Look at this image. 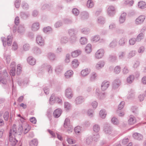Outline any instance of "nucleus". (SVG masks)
Segmentation results:
<instances>
[{"label": "nucleus", "instance_id": "f257e3e1", "mask_svg": "<svg viewBox=\"0 0 146 146\" xmlns=\"http://www.w3.org/2000/svg\"><path fill=\"white\" fill-rule=\"evenodd\" d=\"M9 77L6 71L4 70L3 72L0 71V82L4 84H6L7 83V79Z\"/></svg>", "mask_w": 146, "mask_h": 146}, {"label": "nucleus", "instance_id": "f03ea898", "mask_svg": "<svg viewBox=\"0 0 146 146\" xmlns=\"http://www.w3.org/2000/svg\"><path fill=\"white\" fill-rule=\"evenodd\" d=\"M12 39L13 37L11 36H7V39L5 37L2 38L1 40L3 42L4 46L5 47L6 46V40L7 45L8 46H10L11 45Z\"/></svg>", "mask_w": 146, "mask_h": 146}, {"label": "nucleus", "instance_id": "7ed1b4c3", "mask_svg": "<svg viewBox=\"0 0 146 146\" xmlns=\"http://www.w3.org/2000/svg\"><path fill=\"white\" fill-rule=\"evenodd\" d=\"M115 8L112 5L108 6L107 9V13L108 16L110 17L113 16L115 13Z\"/></svg>", "mask_w": 146, "mask_h": 146}, {"label": "nucleus", "instance_id": "20e7f679", "mask_svg": "<svg viewBox=\"0 0 146 146\" xmlns=\"http://www.w3.org/2000/svg\"><path fill=\"white\" fill-rule=\"evenodd\" d=\"M104 53V51L103 49L102 48L99 49L96 52L95 58L97 59H100L103 56Z\"/></svg>", "mask_w": 146, "mask_h": 146}, {"label": "nucleus", "instance_id": "39448f33", "mask_svg": "<svg viewBox=\"0 0 146 146\" xmlns=\"http://www.w3.org/2000/svg\"><path fill=\"white\" fill-rule=\"evenodd\" d=\"M65 95L66 97L68 99H71L72 98L73 94L71 88H68L66 90Z\"/></svg>", "mask_w": 146, "mask_h": 146}, {"label": "nucleus", "instance_id": "423d86ee", "mask_svg": "<svg viewBox=\"0 0 146 146\" xmlns=\"http://www.w3.org/2000/svg\"><path fill=\"white\" fill-rule=\"evenodd\" d=\"M18 133V131L17 129L16 125L15 124L13 125L12 128L10 130L9 135H13L15 137Z\"/></svg>", "mask_w": 146, "mask_h": 146}, {"label": "nucleus", "instance_id": "0eeeda50", "mask_svg": "<svg viewBox=\"0 0 146 146\" xmlns=\"http://www.w3.org/2000/svg\"><path fill=\"white\" fill-rule=\"evenodd\" d=\"M145 16L143 15H141L138 17L135 20V24L137 25L141 24L144 22Z\"/></svg>", "mask_w": 146, "mask_h": 146}, {"label": "nucleus", "instance_id": "6e6552de", "mask_svg": "<svg viewBox=\"0 0 146 146\" xmlns=\"http://www.w3.org/2000/svg\"><path fill=\"white\" fill-rule=\"evenodd\" d=\"M36 41L37 43L40 46H43L44 44V40L40 35H38L37 36Z\"/></svg>", "mask_w": 146, "mask_h": 146}, {"label": "nucleus", "instance_id": "1a4fd4ad", "mask_svg": "<svg viewBox=\"0 0 146 146\" xmlns=\"http://www.w3.org/2000/svg\"><path fill=\"white\" fill-rule=\"evenodd\" d=\"M10 75L11 76H15V67L16 64L15 62H12L11 64Z\"/></svg>", "mask_w": 146, "mask_h": 146}, {"label": "nucleus", "instance_id": "9d476101", "mask_svg": "<svg viewBox=\"0 0 146 146\" xmlns=\"http://www.w3.org/2000/svg\"><path fill=\"white\" fill-rule=\"evenodd\" d=\"M121 84L120 81L119 79H116L112 83V89L115 90L118 88Z\"/></svg>", "mask_w": 146, "mask_h": 146}, {"label": "nucleus", "instance_id": "9b49d317", "mask_svg": "<svg viewBox=\"0 0 146 146\" xmlns=\"http://www.w3.org/2000/svg\"><path fill=\"white\" fill-rule=\"evenodd\" d=\"M110 83L109 81H104L101 84V89L103 91L106 90L109 87Z\"/></svg>", "mask_w": 146, "mask_h": 146}, {"label": "nucleus", "instance_id": "f8f14e48", "mask_svg": "<svg viewBox=\"0 0 146 146\" xmlns=\"http://www.w3.org/2000/svg\"><path fill=\"white\" fill-rule=\"evenodd\" d=\"M91 70L88 68H86L81 70L80 72L81 75L83 77H85L88 76Z\"/></svg>", "mask_w": 146, "mask_h": 146}, {"label": "nucleus", "instance_id": "ddd939ff", "mask_svg": "<svg viewBox=\"0 0 146 146\" xmlns=\"http://www.w3.org/2000/svg\"><path fill=\"white\" fill-rule=\"evenodd\" d=\"M84 101V99L82 96L77 97L75 99L74 103L76 105H79L82 103Z\"/></svg>", "mask_w": 146, "mask_h": 146}, {"label": "nucleus", "instance_id": "4468645a", "mask_svg": "<svg viewBox=\"0 0 146 146\" xmlns=\"http://www.w3.org/2000/svg\"><path fill=\"white\" fill-rule=\"evenodd\" d=\"M105 64L104 61L101 60L98 62L95 66V68L97 70H100L103 68Z\"/></svg>", "mask_w": 146, "mask_h": 146}, {"label": "nucleus", "instance_id": "2eb2a0df", "mask_svg": "<svg viewBox=\"0 0 146 146\" xmlns=\"http://www.w3.org/2000/svg\"><path fill=\"white\" fill-rule=\"evenodd\" d=\"M27 60L28 63L31 65H34L36 63V60L31 56L29 57L27 59Z\"/></svg>", "mask_w": 146, "mask_h": 146}, {"label": "nucleus", "instance_id": "dca6fc26", "mask_svg": "<svg viewBox=\"0 0 146 146\" xmlns=\"http://www.w3.org/2000/svg\"><path fill=\"white\" fill-rule=\"evenodd\" d=\"M62 112V110L60 109H56L53 112V115L56 118H58L60 116Z\"/></svg>", "mask_w": 146, "mask_h": 146}, {"label": "nucleus", "instance_id": "f3484780", "mask_svg": "<svg viewBox=\"0 0 146 146\" xmlns=\"http://www.w3.org/2000/svg\"><path fill=\"white\" fill-rule=\"evenodd\" d=\"M9 140L11 143V144L12 146H14L17 142V141L15 137H13L11 135L9 136Z\"/></svg>", "mask_w": 146, "mask_h": 146}, {"label": "nucleus", "instance_id": "a211bd4d", "mask_svg": "<svg viewBox=\"0 0 146 146\" xmlns=\"http://www.w3.org/2000/svg\"><path fill=\"white\" fill-rule=\"evenodd\" d=\"M133 137L134 139L139 141L142 140L143 138V136L141 134L137 133H134Z\"/></svg>", "mask_w": 146, "mask_h": 146}, {"label": "nucleus", "instance_id": "6ab92c4d", "mask_svg": "<svg viewBox=\"0 0 146 146\" xmlns=\"http://www.w3.org/2000/svg\"><path fill=\"white\" fill-rule=\"evenodd\" d=\"M82 51L80 50H77L73 51L71 53V56L74 58L80 55Z\"/></svg>", "mask_w": 146, "mask_h": 146}, {"label": "nucleus", "instance_id": "aec40b11", "mask_svg": "<svg viewBox=\"0 0 146 146\" xmlns=\"http://www.w3.org/2000/svg\"><path fill=\"white\" fill-rule=\"evenodd\" d=\"M74 74L73 71L72 70H69L66 72L64 74L65 78L68 79L72 77Z\"/></svg>", "mask_w": 146, "mask_h": 146}, {"label": "nucleus", "instance_id": "412c9836", "mask_svg": "<svg viewBox=\"0 0 146 146\" xmlns=\"http://www.w3.org/2000/svg\"><path fill=\"white\" fill-rule=\"evenodd\" d=\"M126 15V13L124 12L121 14L119 18V23L120 24L123 23L125 21Z\"/></svg>", "mask_w": 146, "mask_h": 146}, {"label": "nucleus", "instance_id": "4be33fe9", "mask_svg": "<svg viewBox=\"0 0 146 146\" xmlns=\"http://www.w3.org/2000/svg\"><path fill=\"white\" fill-rule=\"evenodd\" d=\"M104 130L105 133L108 135L111 134L113 132L112 127L110 126L106 127Z\"/></svg>", "mask_w": 146, "mask_h": 146}, {"label": "nucleus", "instance_id": "5701e85b", "mask_svg": "<svg viewBox=\"0 0 146 146\" xmlns=\"http://www.w3.org/2000/svg\"><path fill=\"white\" fill-rule=\"evenodd\" d=\"M96 94L97 96H99L100 98L102 99L105 97V94H101L99 88H97L96 91Z\"/></svg>", "mask_w": 146, "mask_h": 146}, {"label": "nucleus", "instance_id": "b1692460", "mask_svg": "<svg viewBox=\"0 0 146 146\" xmlns=\"http://www.w3.org/2000/svg\"><path fill=\"white\" fill-rule=\"evenodd\" d=\"M136 122L135 118L133 115H130L128 120V122L130 125H133Z\"/></svg>", "mask_w": 146, "mask_h": 146}, {"label": "nucleus", "instance_id": "393cba45", "mask_svg": "<svg viewBox=\"0 0 146 146\" xmlns=\"http://www.w3.org/2000/svg\"><path fill=\"white\" fill-rule=\"evenodd\" d=\"M39 28V24L37 22L34 23L31 27L32 30L34 31H37Z\"/></svg>", "mask_w": 146, "mask_h": 146}, {"label": "nucleus", "instance_id": "a878e982", "mask_svg": "<svg viewBox=\"0 0 146 146\" xmlns=\"http://www.w3.org/2000/svg\"><path fill=\"white\" fill-rule=\"evenodd\" d=\"M48 58L51 61H53L55 60L56 56L55 55L52 53L49 52L47 55Z\"/></svg>", "mask_w": 146, "mask_h": 146}, {"label": "nucleus", "instance_id": "bb28decb", "mask_svg": "<svg viewBox=\"0 0 146 146\" xmlns=\"http://www.w3.org/2000/svg\"><path fill=\"white\" fill-rule=\"evenodd\" d=\"M127 42L126 39L124 37H121L119 40L118 44L120 46H124Z\"/></svg>", "mask_w": 146, "mask_h": 146}, {"label": "nucleus", "instance_id": "cd10ccee", "mask_svg": "<svg viewBox=\"0 0 146 146\" xmlns=\"http://www.w3.org/2000/svg\"><path fill=\"white\" fill-rule=\"evenodd\" d=\"M107 113L106 110L104 109L101 110L99 112L100 116L102 119H104L105 118Z\"/></svg>", "mask_w": 146, "mask_h": 146}, {"label": "nucleus", "instance_id": "c85d7f7f", "mask_svg": "<svg viewBox=\"0 0 146 146\" xmlns=\"http://www.w3.org/2000/svg\"><path fill=\"white\" fill-rule=\"evenodd\" d=\"M64 107L65 110L68 111L71 108V105L68 102H65L64 103Z\"/></svg>", "mask_w": 146, "mask_h": 146}, {"label": "nucleus", "instance_id": "c756f323", "mask_svg": "<svg viewBox=\"0 0 146 146\" xmlns=\"http://www.w3.org/2000/svg\"><path fill=\"white\" fill-rule=\"evenodd\" d=\"M138 6L141 9H144L146 7V3L143 1H140L138 3Z\"/></svg>", "mask_w": 146, "mask_h": 146}, {"label": "nucleus", "instance_id": "7c9ffc66", "mask_svg": "<svg viewBox=\"0 0 146 146\" xmlns=\"http://www.w3.org/2000/svg\"><path fill=\"white\" fill-rule=\"evenodd\" d=\"M97 22L100 25H103L105 22V19L103 17H99L97 19Z\"/></svg>", "mask_w": 146, "mask_h": 146}, {"label": "nucleus", "instance_id": "2f4dec72", "mask_svg": "<svg viewBox=\"0 0 146 146\" xmlns=\"http://www.w3.org/2000/svg\"><path fill=\"white\" fill-rule=\"evenodd\" d=\"M70 121L69 118H66L64 121V127L65 128H67L69 126H71Z\"/></svg>", "mask_w": 146, "mask_h": 146}, {"label": "nucleus", "instance_id": "473e14b6", "mask_svg": "<svg viewBox=\"0 0 146 146\" xmlns=\"http://www.w3.org/2000/svg\"><path fill=\"white\" fill-rule=\"evenodd\" d=\"M135 79L133 75H129L127 79V81L129 84H131L134 81Z\"/></svg>", "mask_w": 146, "mask_h": 146}, {"label": "nucleus", "instance_id": "72a5a7b5", "mask_svg": "<svg viewBox=\"0 0 146 146\" xmlns=\"http://www.w3.org/2000/svg\"><path fill=\"white\" fill-rule=\"evenodd\" d=\"M94 2L93 0H88L87 3V6L89 8L93 7L94 5Z\"/></svg>", "mask_w": 146, "mask_h": 146}, {"label": "nucleus", "instance_id": "f704fd0d", "mask_svg": "<svg viewBox=\"0 0 146 146\" xmlns=\"http://www.w3.org/2000/svg\"><path fill=\"white\" fill-rule=\"evenodd\" d=\"M72 67L76 68L79 65V63L77 59H74L72 61Z\"/></svg>", "mask_w": 146, "mask_h": 146}, {"label": "nucleus", "instance_id": "c9c22d12", "mask_svg": "<svg viewBox=\"0 0 146 146\" xmlns=\"http://www.w3.org/2000/svg\"><path fill=\"white\" fill-rule=\"evenodd\" d=\"M68 33L71 36H73L76 35L77 33V31L74 29H70L68 30Z\"/></svg>", "mask_w": 146, "mask_h": 146}, {"label": "nucleus", "instance_id": "e433bc0d", "mask_svg": "<svg viewBox=\"0 0 146 146\" xmlns=\"http://www.w3.org/2000/svg\"><path fill=\"white\" fill-rule=\"evenodd\" d=\"M37 145L38 141L36 139H33L29 142L30 146H37Z\"/></svg>", "mask_w": 146, "mask_h": 146}, {"label": "nucleus", "instance_id": "4c0bfd02", "mask_svg": "<svg viewBox=\"0 0 146 146\" xmlns=\"http://www.w3.org/2000/svg\"><path fill=\"white\" fill-rule=\"evenodd\" d=\"M85 50L87 53H89L92 51V46L90 44H88L85 47Z\"/></svg>", "mask_w": 146, "mask_h": 146}, {"label": "nucleus", "instance_id": "58836bf2", "mask_svg": "<svg viewBox=\"0 0 146 146\" xmlns=\"http://www.w3.org/2000/svg\"><path fill=\"white\" fill-rule=\"evenodd\" d=\"M93 129L94 132L96 133H98L100 129V125L97 124H95L94 125Z\"/></svg>", "mask_w": 146, "mask_h": 146}, {"label": "nucleus", "instance_id": "ea45409f", "mask_svg": "<svg viewBox=\"0 0 146 146\" xmlns=\"http://www.w3.org/2000/svg\"><path fill=\"white\" fill-rule=\"evenodd\" d=\"M117 41L116 39L113 40L110 44L109 46L111 48H114L117 45Z\"/></svg>", "mask_w": 146, "mask_h": 146}, {"label": "nucleus", "instance_id": "a19ab883", "mask_svg": "<svg viewBox=\"0 0 146 146\" xmlns=\"http://www.w3.org/2000/svg\"><path fill=\"white\" fill-rule=\"evenodd\" d=\"M97 76L96 73L94 72L91 73L90 76V78L91 81H94L96 78Z\"/></svg>", "mask_w": 146, "mask_h": 146}, {"label": "nucleus", "instance_id": "79ce46f5", "mask_svg": "<svg viewBox=\"0 0 146 146\" xmlns=\"http://www.w3.org/2000/svg\"><path fill=\"white\" fill-rule=\"evenodd\" d=\"M134 93L133 90H131L129 91L127 96L128 98H133L134 97Z\"/></svg>", "mask_w": 146, "mask_h": 146}, {"label": "nucleus", "instance_id": "37998d69", "mask_svg": "<svg viewBox=\"0 0 146 146\" xmlns=\"http://www.w3.org/2000/svg\"><path fill=\"white\" fill-rule=\"evenodd\" d=\"M100 38L99 35H96L93 36L91 40L93 42H96L100 39Z\"/></svg>", "mask_w": 146, "mask_h": 146}, {"label": "nucleus", "instance_id": "c03bdc74", "mask_svg": "<svg viewBox=\"0 0 146 146\" xmlns=\"http://www.w3.org/2000/svg\"><path fill=\"white\" fill-rule=\"evenodd\" d=\"M111 123L115 125H117L119 123V122L118 119L115 117H112L111 119Z\"/></svg>", "mask_w": 146, "mask_h": 146}, {"label": "nucleus", "instance_id": "a18cd8bd", "mask_svg": "<svg viewBox=\"0 0 146 146\" xmlns=\"http://www.w3.org/2000/svg\"><path fill=\"white\" fill-rule=\"evenodd\" d=\"M82 18L83 19H87L88 17V13L85 11L83 12L81 14Z\"/></svg>", "mask_w": 146, "mask_h": 146}, {"label": "nucleus", "instance_id": "49530a36", "mask_svg": "<svg viewBox=\"0 0 146 146\" xmlns=\"http://www.w3.org/2000/svg\"><path fill=\"white\" fill-rule=\"evenodd\" d=\"M81 33L83 34L87 35L89 33L90 30L86 28H84L81 29Z\"/></svg>", "mask_w": 146, "mask_h": 146}, {"label": "nucleus", "instance_id": "de8ad7c7", "mask_svg": "<svg viewBox=\"0 0 146 146\" xmlns=\"http://www.w3.org/2000/svg\"><path fill=\"white\" fill-rule=\"evenodd\" d=\"M80 42L81 44L84 45L87 43V39L85 37H81L80 39Z\"/></svg>", "mask_w": 146, "mask_h": 146}, {"label": "nucleus", "instance_id": "09e8293b", "mask_svg": "<svg viewBox=\"0 0 146 146\" xmlns=\"http://www.w3.org/2000/svg\"><path fill=\"white\" fill-rule=\"evenodd\" d=\"M134 3L133 0H125L124 3L125 5H128L129 6H132Z\"/></svg>", "mask_w": 146, "mask_h": 146}, {"label": "nucleus", "instance_id": "8fccbe9b", "mask_svg": "<svg viewBox=\"0 0 146 146\" xmlns=\"http://www.w3.org/2000/svg\"><path fill=\"white\" fill-rule=\"evenodd\" d=\"M25 31V28L23 26L20 25L19 26L18 29V33L20 34H22Z\"/></svg>", "mask_w": 146, "mask_h": 146}, {"label": "nucleus", "instance_id": "3c124183", "mask_svg": "<svg viewBox=\"0 0 146 146\" xmlns=\"http://www.w3.org/2000/svg\"><path fill=\"white\" fill-rule=\"evenodd\" d=\"M68 41V39L66 37H63L60 39V42L62 44L66 43Z\"/></svg>", "mask_w": 146, "mask_h": 146}, {"label": "nucleus", "instance_id": "603ef678", "mask_svg": "<svg viewBox=\"0 0 146 146\" xmlns=\"http://www.w3.org/2000/svg\"><path fill=\"white\" fill-rule=\"evenodd\" d=\"M18 48V46L17 43L14 41L13 42L12 45V49L13 50H16Z\"/></svg>", "mask_w": 146, "mask_h": 146}, {"label": "nucleus", "instance_id": "864d4df0", "mask_svg": "<svg viewBox=\"0 0 146 146\" xmlns=\"http://www.w3.org/2000/svg\"><path fill=\"white\" fill-rule=\"evenodd\" d=\"M56 97L55 96L54 94H52L50 99V104H53L55 102V98Z\"/></svg>", "mask_w": 146, "mask_h": 146}, {"label": "nucleus", "instance_id": "5fc2aeb1", "mask_svg": "<svg viewBox=\"0 0 146 146\" xmlns=\"http://www.w3.org/2000/svg\"><path fill=\"white\" fill-rule=\"evenodd\" d=\"M30 45L27 43L24 44L23 46V49L24 51L28 50L30 48Z\"/></svg>", "mask_w": 146, "mask_h": 146}, {"label": "nucleus", "instance_id": "6e6d98bb", "mask_svg": "<svg viewBox=\"0 0 146 146\" xmlns=\"http://www.w3.org/2000/svg\"><path fill=\"white\" fill-rule=\"evenodd\" d=\"M33 52L35 54H39L41 53V51L40 49L37 47H35L33 49Z\"/></svg>", "mask_w": 146, "mask_h": 146}, {"label": "nucleus", "instance_id": "4d7b16f0", "mask_svg": "<svg viewBox=\"0 0 146 146\" xmlns=\"http://www.w3.org/2000/svg\"><path fill=\"white\" fill-rule=\"evenodd\" d=\"M136 53L135 50H131L130 51L128 54V56L129 58H131L133 56H134Z\"/></svg>", "mask_w": 146, "mask_h": 146}, {"label": "nucleus", "instance_id": "13d9d810", "mask_svg": "<svg viewBox=\"0 0 146 146\" xmlns=\"http://www.w3.org/2000/svg\"><path fill=\"white\" fill-rule=\"evenodd\" d=\"M93 140L91 136H89L87 137L86 139V142L88 145L91 143Z\"/></svg>", "mask_w": 146, "mask_h": 146}, {"label": "nucleus", "instance_id": "bf43d9fd", "mask_svg": "<svg viewBox=\"0 0 146 146\" xmlns=\"http://www.w3.org/2000/svg\"><path fill=\"white\" fill-rule=\"evenodd\" d=\"M144 37V34L141 33L139 34L137 38V41H140L141 39H143Z\"/></svg>", "mask_w": 146, "mask_h": 146}, {"label": "nucleus", "instance_id": "052dcab7", "mask_svg": "<svg viewBox=\"0 0 146 146\" xmlns=\"http://www.w3.org/2000/svg\"><path fill=\"white\" fill-rule=\"evenodd\" d=\"M22 72V67L20 64H19L17 66V74L18 75L20 74Z\"/></svg>", "mask_w": 146, "mask_h": 146}, {"label": "nucleus", "instance_id": "680f3d73", "mask_svg": "<svg viewBox=\"0 0 146 146\" xmlns=\"http://www.w3.org/2000/svg\"><path fill=\"white\" fill-rule=\"evenodd\" d=\"M72 13L74 15L77 16L79 13V11L77 9L74 8L72 10Z\"/></svg>", "mask_w": 146, "mask_h": 146}, {"label": "nucleus", "instance_id": "e2e57ef3", "mask_svg": "<svg viewBox=\"0 0 146 146\" xmlns=\"http://www.w3.org/2000/svg\"><path fill=\"white\" fill-rule=\"evenodd\" d=\"M74 130L76 134H79L81 130V127L80 126H77L74 128Z\"/></svg>", "mask_w": 146, "mask_h": 146}, {"label": "nucleus", "instance_id": "0e129e2a", "mask_svg": "<svg viewBox=\"0 0 146 146\" xmlns=\"http://www.w3.org/2000/svg\"><path fill=\"white\" fill-rule=\"evenodd\" d=\"M121 68L119 66H116L114 68V72L116 74H118L120 72Z\"/></svg>", "mask_w": 146, "mask_h": 146}, {"label": "nucleus", "instance_id": "69168bd1", "mask_svg": "<svg viewBox=\"0 0 146 146\" xmlns=\"http://www.w3.org/2000/svg\"><path fill=\"white\" fill-rule=\"evenodd\" d=\"M137 40V39L135 38H131L129 40V44L131 45H133L135 44Z\"/></svg>", "mask_w": 146, "mask_h": 146}, {"label": "nucleus", "instance_id": "338daca9", "mask_svg": "<svg viewBox=\"0 0 146 146\" xmlns=\"http://www.w3.org/2000/svg\"><path fill=\"white\" fill-rule=\"evenodd\" d=\"M62 23L61 21H59L55 23L54 24V27L56 28H58L62 26Z\"/></svg>", "mask_w": 146, "mask_h": 146}, {"label": "nucleus", "instance_id": "774afa93", "mask_svg": "<svg viewBox=\"0 0 146 146\" xmlns=\"http://www.w3.org/2000/svg\"><path fill=\"white\" fill-rule=\"evenodd\" d=\"M9 117V113L8 111L5 112L3 115V118L6 121H7Z\"/></svg>", "mask_w": 146, "mask_h": 146}]
</instances>
